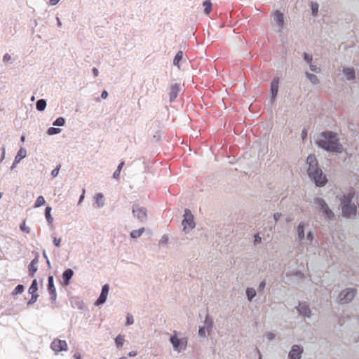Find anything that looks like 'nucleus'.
Wrapping results in <instances>:
<instances>
[{
	"label": "nucleus",
	"instance_id": "f257e3e1",
	"mask_svg": "<svg viewBox=\"0 0 359 359\" xmlns=\"http://www.w3.org/2000/svg\"><path fill=\"white\" fill-rule=\"evenodd\" d=\"M316 143L318 147L326 151L341 154L344 150L337 133L332 130L321 132Z\"/></svg>",
	"mask_w": 359,
	"mask_h": 359
},
{
	"label": "nucleus",
	"instance_id": "f03ea898",
	"mask_svg": "<svg viewBox=\"0 0 359 359\" xmlns=\"http://www.w3.org/2000/svg\"><path fill=\"white\" fill-rule=\"evenodd\" d=\"M308 164L307 173L313 180L316 187H323L327 182V178L318 165V160L314 154H310L306 158Z\"/></svg>",
	"mask_w": 359,
	"mask_h": 359
},
{
	"label": "nucleus",
	"instance_id": "7ed1b4c3",
	"mask_svg": "<svg viewBox=\"0 0 359 359\" xmlns=\"http://www.w3.org/2000/svg\"><path fill=\"white\" fill-rule=\"evenodd\" d=\"M313 203L318 206L320 212L326 219L332 221L336 219L334 212L329 208L327 203L323 198L316 197L314 198Z\"/></svg>",
	"mask_w": 359,
	"mask_h": 359
},
{
	"label": "nucleus",
	"instance_id": "20e7f679",
	"mask_svg": "<svg viewBox=\"0 0 359 359\" xmlns=\"http://www.w3.org/2000/svg\"><path fill=\"white\" fill-rule=\"evenodd\" d=\"M183 216L184 219L182 222L183 230L185 232H189L190 230L194 229L196 225L194 220V215L189 209L186 208Z\"/></svg>",
	"mask_w": 359,
	"mask_h": 359
},
{
	"label": "nucleus",
	"instance_id": "39448f33",
	"mask_svg": "<svg viewBox=\"0 0 359 359\" xmlns=\"http://www.w3.org/2000/svg\"><path fill=\"white\" fill-rule=\"evenodd\" d=\"M132 212L133 217L138 219L140 222H145L147 219V208L140 206L139 204L135 203L132 206Z\"/></svg>",
	"mask_w": 359,
	"mask_h": 359
},
{
	"label": "nucleus",
	"instance_id": "423d86ee",
	"mask_svg": "<svg viewBox=\"0 0 359 359\" xmlns=\"http://www.w3.org/2000/svg\"><path fill=\"white\" fill-rule=\"evenodd\" d=\"M357 291L355 288H346L339 294V299L341 304H347L352 301L356 295Z\"/></svg>",
	"mask_w": 359,
	"mask_h": 359
},
{
	"label": "nucleus",
	"instance_id": "0eeeda50",
	"mask_svg": "<svg viewBox=\"0 0 359 359\" xmlns=\"http://www.w3.org/2000/svg\"><path fill=\"white\" fill-rule=\"evenodd\" d=\"M170 341L172 344L174 350L177 352H180L182 350H184L187 345V339H179L176 335L171 336L170 338Z\"/></svg>",
	"mask_w": 359,
	"mask_h": 359
},
{
	"label": "nucleus",
	"instance_id": "6e6552de",
	"mask_svg": "<svg viewBox=\"0 0 359 359\" xmlns=\"http://www.w3.org/2000/svg\"><path fill=\"white\" fill-rule=\"evenodd\" d=\"M341 215L346 219H351L357 215V206L353 203L341 207Z\"/></svg>",
	"mask_w": 359,
	"mask_h": 359
},
{
	"label": "nucleus",
	"instance_id": "1a4fd4ad",
	"mask_svg": "<svg viewBox=\"0 0 359 359\" xmlns=\"http://www.w3.org/2000/svg\"><path fill=\"white\" fill-rule=\"evenodd\" d=\"M355 195V191L354 189H351L346 194H343L339 199L340 201V207L345 205H350L353 203V199Z\"/></svg>",
	"mask_w": 359,
	"mask_h": 359
},
{
	"label": "nucleus",
	"instance_id": "9d476101",
	"mask_svg": "<svg viewBox=\"0 0 359 359\" xmlns=\"http://www.w3.org/2000/svg\"><path fill=\"white\" fill-rule=\"evenodd\" d=\"M47 290L50 296V301L52 302H55L57 299V292L54 284V278L53 276H49L48 277Z\"/></svg>",
	"mask_w": 359,
	"mask_h": 359
},
{
	"label": "nucleus",
	"instance_id": "9b49d317",
	"mask_svg": "<svg viewBox=\"0 0 359 359\" xmlns=\"http://www.w3.org/2000/svg\"><path fill=\"white\" fill-rule=\"evenodd\" d=\"M50 347L55 352L67 351V344L65 340L56 339L53 341Z\"/></svg>",
	"mask_w": 359,
	"mask_h": 359
},
{
	"label": "nucleus",
	"instance_id": "f8f14e48",
	"mask_svg": "<svg viewBox=\"0 0 359 359\" xmlns=\"http://www.w3.org/2000/svg\"><path fill=\"white\" fill-rule=\"evenodd\" d=\"M109 291V284H104L102 287V290H101L99 297L96 300L95 304L97 306L102 305L104 303H105V302L107 299Z\"/></svg>",
	"mask_w": 359,
	"mask_h": 359
},
{
	"label": "nucleus",
	"instance_id": "ddd939ff",
	"mask_svg": "<svg viewBox=\"0 0 359 359\" xmlns=\"http://www.w3.org/2000/svg\"><path fill=\"white\" fill-rule=\"evenodd\" d=\"M303 348L299 345L294 344L292 346L288 354L289 359H300L303 353Z\"/></svg>",
	"mask_w": 359,
	"mask_h": 359
},
{
	"label": "nucleus",
	"instance_id": "4468645a",
	"mask_svg": "<svg viewBox=\"0 0 359 359\" xmlns=\"http://www.w3.org/2000/svg\"><path fill=\"white\" fill-rule=\"evenodd\" d=\"M299 315L304 317L309 318L311 316V310L306 302H299V305L296 307Z\"/></svg>",
	"mask_w": 359,
	"mask_h": 359
},
{
	"label": "nucleus",
	"instance_id": "2eb2a0df",
	"mask_svg": "<svg viewBox=\"0 0 359 359\" xmlns=\"http://www.w3.org/2000/svg\"><path fill=\"white\" fill-rule=\"evenodd\" d=\"M307 224L304 222H299L297 229L296 240L299 243H302L305 238V227Z\"/></svg>",
	"mask_w": 359,
	"mask_h": 359
},
{
	"label": "nucleus",
	"instance_id": "dca6fc26",
	"mask_svg": "<svg viewBox=\"0 0 359 359\" xmlns=\"http://www.w3.org/2000/svg\"><path fill=\"white\" fill-rule=\"evenodd\" d=\"M279 77L276 76L273 79L272 81L271 82L270 91L272 101H273L276 98L279 87Z\"/></svg>",
	"mask_w": 359,
	"mask_h": 359
},
{
	"label": "nucleus",
	"instance_id": "f3484780",
	"mask_svg": "<svg viewBox=\"0 0 359 359\" xmlns=\"http://www.w3.org/2000/svg\"><path fill=\"white\" fill-rule=\"evenodd\" d=\"M73 276L74 271L72 269H67L62 273V278L64 285L68 286L70 284Z\"/></svg>",
	"mask_w": 359,
	"mask_h": 359
},
{
	"label": "nucleus",
	"instance_id": "a211bd4d",
	"mask_svg": "<svg viewBox=\"0 0 359 359\" xmlns=\"http://www.w3.org/2000/svg\"><path fill=\"white\" fill-rule=\"evenodd\" d=\"M180 90V85L178 83H174L170 87V90L169 93L170 102H172L177 98L179 92Z\"/></svg>",
	"mask_w": 359,
	"mask_h": 359
},
{
	"label": "nucleus",
	"instance_id": "6ab92c4d",
	"mask_svg": "<svg viewBox=\"0 0 359 359\" xmlns=\"http://www.w3.org/2000/svg\"><path fill=\"white\" fill-rule=\"evenodd\" d=\"M70 302L72 306L74 308H76L79 310H84L86 309L84 302L79 297H72L70 300Z\"/></svg>",
	"mask_w": 359,
	"mask_h": 359
},
{
	"label": "nucleus",
	"instance_id": "aec40b11",
	"mask_svg": "<svg viewBox=\"0 0 359 359\" xmlns=\"http://www.w3.org/2000/svg\"><path fill=\"white\" fill-rule=\"evenodd\" d=\"M273 20L280 28L284 26V15L280 11H276L273 14Z\"/></svg>",
	"mask_w": 359,
	"mask_h": 359
},
{
	"label": "nucleus",
	"instance_id": "412c9836",
	"mask_svg": "<svg viewBox=\"0 0 359 359\" xmlns=\"http://www.w3.org/2000/svg\"><path fill=\"white\" fill-rule=\"evenodd\" d=\"M343 73L348 81H353L355 79V72L353 68L344 67Z\"/></svg>",
	"mask_w": 359,
	"mask_h": 359
},
{
	"label": "nucleus",
	"instance_id": "4be33fe9",
	"mask_svg": "<svg viewBox=\"0 0 359 359\" xmlns=\"http://www.w3.org/2000/svg\"><path fill=\"white\" fill-rule=\"evenodd\" d=\"M95 203L97 208H100L104 205V195L102 193H98L95 196Z\"/></svg>",
	"mask_w": 359,
	"mask_h": 359
},
{
	"label": "nucleus",
	"instance_id": "5701e85b",
	"mask_svg": "<svg viewBox=\"0 0 359 359\" xmlns=\"http://www.w3.org/2000/svg\"><path fill=\"white\" fill-rule=\"evenodd\" d=\"M46 100L44 99H39L36 103V109L39 111H43L46 107Z\"/></svg>",
	"mask_w": 359,
	"mask_h": 359
},
{
	"label": "nucleus",
	"instance_id": "b1692460",
	"mask_svg": "<svg viewBox=\"0 0 359 359\" xmlns=\"http://www.w3.org/2000/svg\"><path fill=\"white\" fill-rule=\"evenodd\" d=\"M26 155H27V151H26V149H23V148H20V149L18 150V153H17V154H16V156H15V159L16 163H20V161L22 158H24L26 156Z\"/></svg>",
	"mask_w": 359,
	"mask_h": 359
},
{
	"label": "nucleus",
	"instance_id": "393cba45",
	"mask_svg": "<svg viewBox=\"0 0 359 359\" xmlns=\"http://www.w3.org/2000/svg\"><path fill=\"white\" fill-rule=\"evenodd\" d=\"M245 292H246L248 299L250 302H252V299L255 297V296L257 294V292L253 287H248L246 289Z\"/></svg>",
	"mask_w": 359,
	"mask_h": 359
},
{
	"label": "nucleus",
	"instance_id": "a878e982",
	"mask_svg": "<svg viewBox=\"0 0 359 359\" xmlns=\"http://www.w3.org/2000/svg\"><path fill=\"white\" fill-rule=\"evenodd\" d=\"M305 75L312 84L319 83V79L316 75H315L313 74H311L308 72H305Z\"/></svg>",
	"mask_w": 359,
	"mask_h": 359
},
{
	"label": "nucleus",
	"instance_id": "bb28decb",
	"mask_svg": "<svg viewBox=\"0 0 359 359\" xmlns=\"http://www.w3.org/2000/svg\"><path fill=\"white\" fill-rule=\"evenodd\" d=\"M203 6H204V13L206 15H209L212 10V4L210 0H205Z\"/></svg>",
	"mask_w": 359,
	"mask_h": 359
},
{
	"label": "nucleus",
	"instance_id": "cd10ccee",
	"mask_svg": "<svg viewBox=\"0 0 359 359\" xmlns=\"http://www.w3.org/2000/svg\"><path fill=\"white\" fill-rule=\"evenodd\" d=\"M182 57L183 52L182 50H179L173 59V65L180 67V62L182 60Z\"/></svg>",
	"mask_w": 359,
	"mask_h": 359
},
{
	"label": "nucleus",
	"instance_id": "c85d7f7f",
	"mask_svg": "<svg viewBox=\"0 0 359 359\" xmlns=\"http://www.w3.org/2000/svg\"><path fill=\"white\" fill-rule=\"evenodd\" d=\"M52 208L50 206H47L45 209V217L48 224H52L53 222V217L51 216Z\"/></svg>",
	"mask_w": 359,
	"mask_h": 359
},
{
	"label": "nucleus",
	"instance_id": "c756f323",
	"mask_svg": "<svg viewBox=\"0 0 359 359\" xmlns=\"http://www.w3.org/2000/svg\"><path fill=\"white\" fill-rule=\"evenodd\" d=\"M38 290V283H37V280L36 279H34L32 282V284L31 285L29 286V289H28V292L29 294H34V293H37Z\"/></svg>",
	"mask_w": 359,
	"mask_h": 359
},
{
	"label": "nucleus",
	"instance_id": "7c9ffc66",
	"mask_svg": "<svg viewBox=\"0 0 359 359\" xmlns=\"http://www.w3.org/2000/svg\"><path fill=\"white\" fill-rule=\"evenodd\" d=\"M205 325L207 327V330H212V327H213V320L212 318L210 316L209 314H208L206 316H205Z\"/></svg>",
	"mask_w": 359,
	"mask_h": 359
},
{
	"label": "nucleus",
	"instance_id": "2f4dec72",
	"mask_svg": "<svg viewBox=\"0 0 359 359\" xmlns=\"http://www.w3.org/2000/svg\"><path fill=\"white\" fill-rule=\"evenodd\" d=\"M144 231V228H140L137 230H133L130 232V237L132 238H137L140 237Z\"/></svg>",
	"mask_w": 359,
	"mask_h": 359
},
{
	"label": "nucleus",
	"instance_id": "473e14b6",
	"mask_svg": "<svg viewBox=\"0 0 359 359\" xmlns=\"http://www.w3.org/2000/svg\"><path fill=\"white\" fill-rule=\"evenodd\" d=\"M124 341H125V339H124V336L123 335L118 334L115 338V343H116V346L118 348L122 347L123 344H124Z\"/></svg>",
	"mask_w": 359,
	"mask_h": 359
},
{
	"label": "nucleus",
	"instance_id": "72a5a7b5",
	"mask_svg": "<svg viewBox=\"0 0 359 359\" xmlns=\"http://www.w3.org/2000/svg\"><path fill=\"white\" fill-rule=\"evenodd\" d=\"M65 123V119L63 117L60 116L53 121V125L54 126L61 127L63 126Z\"/></svg>",
	"mask_w": 359,
	"mask_h": 359
},
{
	"label": "nucleus",
	"instance_id": "f704fd0d",
	"mask_svg": "<svg viewBox=\"0 0 359 359\" xmlns=\"http://www.w3.org/2000/svg\"><path fill=\"white\" fill-rule=\"evenodd\" d=\"M46 203L45 201V199L43 198V196H39L37 197L35 203H34V208H39L41 207V205H44Z\"/></svg>",
	"mask_w": 359,
	"mask_h": 359
},
{
	"label": "nucleus",
	"instance_id": "c9c22d12",
	"mask_svg": "<svg viewBox=\"0 0 359 359\" xmlns=\"http://www.w3.org/2000/svg\"><path fill=\"white\" fill-rule=\"evenodd\" d=\"M38 270V266L29 263L28 266L29 276L33 277Z\"/></svg>",
	"mask_w": 359,
	"mask_h": 359
},
{
	"label": "nucleus",
	"instance_id": "e433bc0d",
	"mask_svg": "<svg viewBox=\"0 0 359 359\" xmlns=\"http://www.w3.org/2000/svg\"><path fill=\"white\" fill-rule=\"evenodd\" d=\"M25 290V287L23 285H21V284H19L18 285L15 289L13 290L12 292V294L13 295H16V294H21Z\"/></svg>",
	"mask_w": 359,
	"mask_h": 359
},
{
	"label": "nucleus",
	"instance_id": "4c0bfd02",
	"mask_svg": "<svg viewBox=\"0 0 359 359\" xmlns=\"http://www.w3.org/2000/svg\"><path fill=\"white\" fill-rule=\"evenodd\" d=\"M61 132V129L59 128L50 127L47 130V134L49 135H54L59 134Z\"/></svg>",
	"mask_w": 359,
	"mask_h": 359
},
{
	"label": "nucleus",
	"instance_id": "58836bf2",
	"mask_svg": "<svg viewBox=\"0 0 359 359\" xmlns=\"http://www.w3.org/2000/svg\"><path fill=\"white\" fill-rule=\"evenodd\" d=\"M318 4L316 3V2H311V11H312V15L313 16H316L317 14H318Z\"/></svg>",
	"mask_w": 359,
	"mask_h": 359
},
{
	"label": "nucleus",
	"instance_id": "ea45409f",
	"mask_svg": "<svg viewBox=\"0 0 359 359\" xmlns=\"http://www.w3.org/2000/svg\"><path fill=\"white\" fill-rule=\"evenodd\" d=\"M31 294H32L31 298L27 302V306H31L33 304H34L37 301L38 297H39V294L37 293Z\"/></svg>",
	"mask_w": 359,
	"mask_h": 359
},
{
	"label": "nucleus",
	"instance_id": "a19ab883",
	"mask_svg": "<svg viewBox=\"0 0 359 359\" xmlns=\"http://www.w3.org/2000/svg\"><path fill=\"white\" fill-rule=\"evenodd\" d=\"M303 57H304V61L310 65L311 62H312V60H313V56L307 53H304L303 54Z\"/></svg>",
	"mask_w": 359,
	"mask_h": 359
},
{
	"label": "nucleus",
	"instance_id": "79ce46f5",
	"mask_svg": "<svg viewBox=\"0 0 359 359\" xmlns=\"http://www.w3.org/2000/svg\"><path fill=\"white\" fill-rule=\"evenodd\" d=\"M266 280H262L259 283L258 288H257V292L259 294H262L263 293V291H264V288L266 287Z\"/></svg>",
	"mask_w": 359,
	"mask_h": 359
},
{
	"label": "nucleus",
	"instance_id": "37998d69",
	"mask_svg": "<svg viewBox=\"0 0 359 359\" xmlns=\"http://www.w3.org/2000/svg\"><path fill=\"white\" fill-rule=\"evenodd\" d=\"M134 323L133 316L130 313H128L126 316V325L127 326L131 325Z\"/></svg>",
	"mask_w": 359,
	"mask_h": 359
},
{
	"label": "nucleus",
	"instance_id": "c03bdc74",
	"mask_svg": "<svg viewBox=\"0 0 359 359\" xmlns=\"http://www.w3.org/2000/svg\"><path fill=\"white\" fill-rule=\"evenodd\" d=\"M309 68L310 70L313 72L319 73L320 72V68L317 67L316 65H313L312 63L309 65Z\"/></svg>",
	"mask_w": 359,
	"mask_h": 359
},
{
	"label": "nucleus",
	"instance_id": "a18cd8bd",
	"mask_svg": "<svg viewBox=\"0 0 359 359\" xmlns=\"http://www.w3.org/2000/svg\"><path fill=\"white\" fill-rule=\"evenodd\" d=\"M60 168L61 165L59 164L55 169L52 170L51 175L53 176V177H55L58 175Z\"/></svg>",
	"mask_w": 359,
	"mask_h": 359
},
{
	"label": "nucleus",
	"instance_id": "49530a36",
	"mask_svg": "<svg viewBox=\"0 0 359 359\" xmlns=\"http://www.w3.org/2000/svg\"><path fill=\"white\" fill-rule=\"evenodd\" d=\"M20 230H21V231H25V232H26V233H29L30 232V228H29V227H28V226H26V225H25V222H23L20 224Z\"/></svg>",
	"mask_w": 359,
	"mask_h": 359
},
{
	"label": "nucleus",
	"instance_id": "de8ad7c7",
	"mask_svg": "<svg viewBox=\"0 0 359 359\" xmlns=\"http://www.w3.org/2000/svg\"><path fill=\"white\" fill-rule=\"evenodd\" d=\"M205 330L206 328L205 326L200 327L198 330V335L201 337H205L206 336Z\"/></svg>",
	"mask_w": 359,
	"mask_h": 359
},
{
	"label": "nucleus",
	"instance_id": "09e8293b",
	"mask_svg": "<svg viewBox=\"0 0 359 359\" xmlns=\"http://www.w3.org/2000/svg\"><path fill=\"white\" fill-rule=\"evenodd\" d=\"M306 239L310 242V243H312V241L314 239V234L311 231H309L306 234Z\"/></svg>",
	"mask_w": 359,
	"mask_h": 359
},
{
	"label": "nucleus",
	"instance_id": "8fccbe9b",
	"mask_svg": "<svg viewBox=\"0 0 359 359\" xmlns=\"http://www.w3.org/2000/svg\"><path fill=\"white\" fill-rule=\"evenodd\" d=\"M266 337L268 340L271 341L275 339L276 335L273 332H269L266 334Z\"/></svg>",
	"mask_w": 359,
	"mask_h": 359
},
{
	"label": "nucleus",
	"instance_id": "3c124183",
	"mask_svg": "<svg viewBox=\"0 0 359 359\" xmlns=\"http://www.w3.org/2000/svg\"><path fill=\"white\" fill-rule=\"evenodd\" d=\"M39 255L36 253L35 257L31 261L30 264L37 266L39 263Z\"/></svg>",
	"mask_w": 359,
	"mask_h": 359
},
{
	"label": "nucleus",
	"instance_id": "603ef678",
	"mask_svg": "<svg viewBox=\"0 0 359 359\" xmlns=\"http://www.w3.org/2000/svg\"><path fill=\"white\" fill-rule=\"evenodd\" d=\"M11 60V56L8 53H6L3 57V62L4 63L8 62Z\"/></svg>",
	"mask_w": 359,
	"mask_h": 359
},
{
	"label": "nucleus",
	"instance_id": "864d4df0",
	"mask_svg": "<svg viewBox=\"0 0 359 359\" xmlns=\"http://www.w3.org/2000/svg\"><path fill=\"white\" fill-rule=\"evenodd\" d=\"M60 242H61L60 238H57V237L53 238V243L56 247L60 246Z\"/></svg>",
	"mask_w": 359,
	"mask_h": 359
},
{
	"label": "nucleus",
	"instance_id": "5fc2aeb1",
	"mask_svg": "<svg viewBox=\"0 0 359 359\" xmlns=\"http://www.w3.org/2000/svg\"><path fill=\"white\" fill-rule=\"evenodd\" d=\"M120 173H121V171L116 170L113 174V177L116 180H118L120 178Z\"/></svg>",
	"mask_w": 359,
	"mask_h": 359
},
{
	"label": "nucleus",
	"instance_id": "6e6d98bb",
	"mask_svg": "<svg viewBox=\"0 0 359 359\" xmlns=\"http://www.w3.org/2000/svg\"><path fill=\"white\" fill-rule=\"evenodd\" d=\"M84 195H85V189H83V192H82L81 195V196H80V197H79V202H78V205L81 204V202L83 201L84 197H85V196H84Z\"/></svg>",
	"mask_w": 359,
	"mask_h": 359
},
{
	"label": "nucleus",
	"instance_id": "4d7b16f0",
	"mask_svg": "<svg viewBox=\"0 0 359 359\" xmlns=\"http://www.w3.org/2000/svg\"><path fill=\"white\" fill-rule=\"evenodd\" d=\"M281 217V214L279 213V212H276L273 214V219L275 220V222H276L279 219L280 217Z\"/></svg>",
	"mask_w": 359,
	"mask_h": 359
},
{
	"label": "nucleus",
	"instance_id": "13d9d810",
	"mask_svg": "<svg viewBox=\"0 0 359 359\" xmlns=\"http://www.w3.org/2000/svg\"><path fill=\"white\" fill-rule=\"evenodd\" d=\"M92 72H93V74L95 77H97L99 74V71L98 69L96 68V67H93L92 69Z\"/></svg>",
	"mask_w": 359,
	"mask_h": 359
},
{
	"label": "nucleus",
	"instance_id": "bf43d9fd",
	"mask_svg": "<svg viewBox=\"0 0 359 359\" xmlns=\"http://www.w3.org/2000/svg\"><path fill=\"white\" fill-rule=\"evenodd\" d=\"M108 96V93L107 90H103L101 93V98L102 99H106Z\"/></svg>",
	"mask_w": 359,
	"mask_h": 359
},
{
	"label": "nucleus",
	"instance_id": "052dcab7",
	"mask_svg": "<svg viewBox=\"0 0 359 359\" xmlns=\"http://www.w3.org/2000/svg\"><path fill=\"white\" fill-rule=\"evenodd\" d=\"M301 135H302V137L303 140H304L306 137L307 131L305 128L304 130H302Z\"/></svg>",
	"mask_w": 359,
	"mask_h": 359
},
{
	"label": "nucleus",
	"instance_id": "680f3d73",
	"mask_svg": "<svg viewBox=\"0 0 359 359\" xmlns=\"http://www.w3.org/2000/svg\"><path fill=\"white\" fill-rule=\"evenodd\" d=\"M5 158V147L1 148V161H2Z\"/></svg>",
	"mask_w": 359,
	"mask_h": 359
},
{
	"label": "nucleus",
	"instance_id": "e2e57ef3",
	"mask_svg": "<svg viewBox=\"0 0 359 359\" xmlns=\"http://www.w3.org/2000/svg\"><path fill=\"white\" fill-rule=\"evenodd\" d=\"M74 359H81V355L79 352H76L73 355Z\"/></svg>",
	"mask_w": 359,
	"mask_h": 359
},
{
	"label": "nucleus",
	"instance_id": "0e129e2a",
	"mask_svg": "<svg viewBox=\"0 0 359 359\" xmlns=\"http://www.w3.org/2000/svg\"><path fill=\"white\" fill-rule=\"evenodd\" d=\"M123 165H124V162H123V161H121V162L118 164V167H117L116 170H118V171H121V169H122V168H123Z\"/></svg>",
	"mask_w": 359,
	"mask_h": 359
},
{
	"label": "nucleus",
	"instance_id": "69168bd1",
	"mask_svg": "<svg viewBox=\"0 0 359 359\" xmlns=\"http://www.w3.org/2000/svg\"><path fill=\"white\" fill-rule=\"evenodd\" d=\"M261 241V237L257 234L255 236V243H257Z\"/></svg>",
	"mask_w": 359,
	"mask_h": 359
},
{
	"label": "nucleus",
	"instance_id": "338daca9",
	"mask_svg": "<svg viewBox=\"0 0 359 359\" xmlns=\"http://www.w3.org/2000/svg\"><path fill=\"white\" fill-rule=\"evenodd\" d=\"M137 355V352L136 351H130L129 353H128V356L129 357H135Z\"/></svg>",
	"mask_w": 359,
	"mask_h": 359
},
{
	"label": "nucleus",
	"instance_id": "774afa93",
	"mask_svg": "<svg viewBox=\"0 0 359 359\" xmlns=\"http://www.w3.org/2000/svg\"><path fill=\"white\" fill-rule=\"evenodd\" d=\"M60 0H50V3L51 5L54 6L56 5Z\"/></svg>",
	"mask_w": 359,
	"mask_h": 359
}]
</instances>
